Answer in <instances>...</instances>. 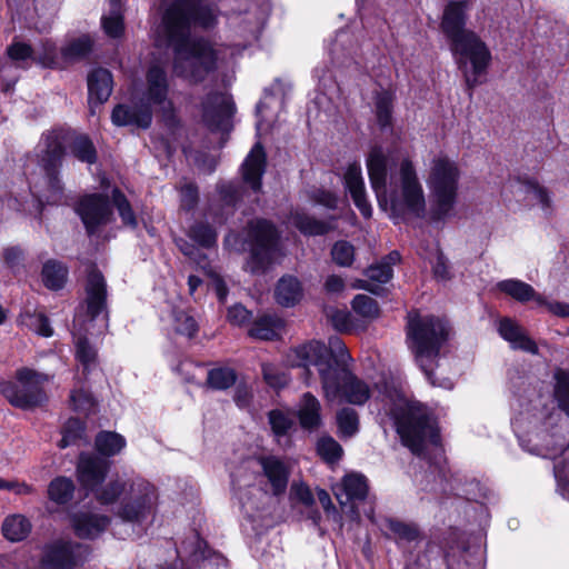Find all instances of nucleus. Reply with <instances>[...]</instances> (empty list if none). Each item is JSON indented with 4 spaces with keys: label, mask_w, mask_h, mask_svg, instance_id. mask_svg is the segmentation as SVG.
I'll return each mask as SVG.
<instances>
[{
    "label": "nucleus",
    "mask_w": 569,
    "mask_h": 569,
    "mask_svg": "<svg viewBox=\"0 0 569 569\" xmlns=\"http://www.w3.org/2000/svg\"><path fill=\"white\" fill-rule=\"evenodd\" d=\"M367 170L379 207L396 223L425 219L448 218L458 199L460 171L457 163L445 156L435 158L428 176L431 204L416 166L409 158L397 164L395 153L373 147L366 160Z\"/></svg>",
    "instance_id": "obj_1"
},
{
    "label": "nucleus",
    "mask_w": 569,
    "mask_h": 569,
    "mask_svg": "<svg viewBox=\"0 0 569 569\" xmlns=\"http://www.w3.org/2000/svg\"><path fill=\"white\" fill-rule=\"evenodd\" d=\"M214 22V9L198 0H177L167 8L162 26L168 43L174 48L173 68L178 76L200 81L232 57L227 47H212L204 40L190 38L192 26L209 28Z\"/></svg>",
    "instance_id": "obj_2"
},
{
    "label": "nucleus",
    "mask_w": 569,
    "mask_h": 569,
    "mask_svg": "<svg viewBox=\"0 0 569 569\" xmlns=\"http://www.w3.org/2000/svg\"><path fill=\"white\" fill-rule=\"evenodd\" d=\"M350 360L346 345L338 337H331L328 346L320 341L299 346L287 356L291 367H302L307 372L310 366L317 368L328 401L341 399L352 405H363L370 397V390L349 370Z\"/></svg>",
    "instance_id": "obj_3"
},
{
    "label": "nucleus",
    "mask_w": 569,
    "mask_h": 569,
    "mask_svg": "<svg viewBox=\"0 0 569 569\" xmlns=\"http://www.w3.org/2000/svg\"><path fill=\"white\" fill-rule=\"evenodd\" d=\"M381 401L385 413L393 419L402 443L413 455L422 456L427 448L439 447L436 421L425 406L408 401L396 389L383 395Z\"/></svg>",
    "instance_id": "obj_4"
},
{
    "label": "nucleus",
    "mask_w": 569,
    "mask_h": 569,
    "mask_svg": "<svg viewBox=\"0 0 569 569\" xmlns=\"http://www.w3.org/2000/svg\"><path fill=\"white\" fill-rule=\"evenodd\" d=\"M158 499L157 488L140 477L117 476L98 493V502L106 506L118 503L114 515L139 528L153 519Z\"/></svg>",
    "instance_id": "obj_5"
},
{
    "label": "nucleus",
    "mask_w": 569,
    "mask_h": 569,
    "mask_svg": "<svg viewBox=\"0 0 569 569\" xmlns=\"http://www.w3.org/2000/svg\"><path fill=\"white\" fill-rule=\"evenodd\" d=\"M168 94L167 73L163 68L153 64L147 71L144 86L134 90L130 103H120L113 108L111 120L118 127L136 126L146 129L151 124L152 107L163 114L172 113L173 104Z\"/></svg>",
    "instance_id": "obj_6"
},
{
    "label": "nucleus",
    "mask_w": 569,
    "mask_h": 569,
    "mask_svg": "<svg viewBox=\"0 0 569 569\" xmlns=\"http://www.w3.org/2000/svg\"><path fill=\"white\" fill-rule=\"evenodd\" d=\"M560 420L557 411L540 410L521 415L515 421V431L523 448L543 458H555L561 453L568 439L560 431H551Z\"/></svg>",
    "instance_id": "obj_7"
},
{
    "label": "nucleus",
    "mask_w": 569,
    "mask_h": 569,
    "mask_svg": "<svg viewBox=\"0 0 569 569\" xmlns=\"http://www.w3.org/2000/svg\"><path fill=\"white\" fill-rule=\"evenodd\" d=\"M448 338L447 323L433 316L410 315L407 326V341L416 361L431 380L432 365L440 348Z\"/></svg>",
    "instance_id": "obj_8"
},
{
    "label": "nucleus",
    "mask_w": 569,
    "mask_h": 569,
    "mask_svg": "<svg viewBox=\"0 0 569 569\" xmlns=\"http://www.w3.org/2000/svg\"><path fill=\"white\" fill-rule=\"evenodd\" d=\"M455 59L469 88L482 83L491 63L492 54L486 42L472 33L450 46Z\"/></svg>",
    "instance_id": "obj_9"
},
{
    "label": "nucleus",
    "mask_w": 569,
    "mask_h": 569,
    "mask_svg": "<svg viewBox=\"0 0 569 569\" xmlns=\"http://www.w3.org/2000/svg\"><path fill=\"white\" fill-rule=\"evenodd\" d=\"M50 379L49 375L26 367L20 368L16 371V381L0 383V392L14 407L33 408L47 400L43 385Z\"/></svg>",
    "instance_id": "obj_10"
},
{
    "label": "nucleus",
    "mask_w": 569,
    "mask_h": 569,
    "mask_svg": "<svg viewBox=\"0 0 569 569\" xmlns=\"http://www.w3.org/2000/svg\"><path fill=\"white\" fill-rule=\"evenodd\" d=\"M251 254L246 269L252 274L263 273L273 262L277 252L278 233L267 220L251 221L248 227Z\"/></svg>",
    "instance_id": "obj_11"
},
{
    "label": "nucleus",
    "mask_w": 569,
    "mask_h": 569,
    "mask_svg": "<svg viewBox=\"0 0 569 569\" xmlns=\"http://www.w3.org/2000/svg\"><path fill=\"white\" fill-rule=\"evenodd\" d=\"M88 547L78 542L57 540L44 547L42 569H72L83 562L88 556Z\"/></svg>",
    "instance_id": "obj_12"
},
{
    "label": "nucleus",
    "mask_w": 569,
    "mask_h": 569,
    "mask_svg": "<svg viewBox=\"0 0 569 569\" xmlns=\"http://www.w3.org/2000/svg\"><path fill=\"white\" fill-rule=\"evenodd\" d=\"M62 146L56 137L46 138V150H43L42 162L47 174L46 190H32L39 202L50 204L59 203L62 198V187L59 179L53 176V169L62 157Z\"/></svg>",
    "instance_id": "obj_13"
},
{
    "label": "nucleus",
    "mask_w": 569,
    "mask_h": 569,
    "mask_svg": "<svg viewBox=\"0 0 569 569\" xmlns=\"http://www.w3.org/2000/svg\"><path fill=\"white\" fill-rule=\"evenodd\" d=\"M76 211L89 234L98 233L101 228L113 220L109 199L102 194L82 197L76 207Z\"/></svg>",
    "instance_id": "obj_14"
},
{
    "label": "nucleus",
    "mask_w": 569,
    "mask_h": 569,
    "mask_svg": "<svg viewBox=\"0 0 569 569\" xmlns=\"http://www.w3.org/2000/svg\"><path fill=\"white\" fill-rule=\"evenodd\" d=\"M110 470V462L90 453H81L77 465V477L83 489L92 492L98 501V493L108 487L104 483Z\"/></svg>",
    "instance_id": "obj_15"
},
{
    "label": "nucleus",
    "mask_w": 569,
    "mask_h": 569,
    "mask_svg": "<svg viewBox=\"0 0 569 569\" xmlns=\"http://www.w3.org/2000/svg\"><path fill=\"white\" fill-rule=\"evenodd\" d=\"M511 196L517 202L527 206H538L545 214L552 211V200L549 191L533 180L515 179L505 188V197Z\"/></svg>",
    "instance_id": "obj_16"
},
{
    "label": "nucleus",
    "mask_w": 569,
    "mask_h": 569,
    "mask_svg": "<svg viewBox=\"0 0 569 569\" xmlns=\"http://www.w3.org/2000/svg\"><path fill=\"white\" fill-rule=\"evenodd\" d=\"M237 482L239 486L238 499L241 503L243 513L252 521H261L271 515V510L274 506V497L269 492L258 487H249L247 489L241 488V476H237Z\"/></svg>",
    "instance_id": "obj_17"
},
{
    "label": "nucleus",
    "mask_w": 569,
    "mask_h": 569,
    "mask_svg": "<svg viewBox=\"0 0 569 569\" xmlns=\"http://www.w3.org/2000/svg\"><path fill=\"white\" fill-rule=\"evenodd\" d=\"M497 288L519 302L533 300L537 306L546 307L553 315L569 318V305L549 302L543 296L537 293L530 284L523 281L508 279L498 282Z\"/></svg>",
    "instance_id": "obj_18"
},
{
    "label": "nucleus",
    "mask_w": 569,
    "mask_h": 569,
    "mask_svg": "<svg viewBox=\"0 0 569 569\" xmlns=\"http://www.w3.org/2000/svg\"><path fill=\"white\" fill-rule=\"evenodd\" d=\"M233 112L234 104L226 92H211L201 103L202 120L211 130L227 128Z\"/></svg>",
    "instance_id": "obj_19"
},
{
    "label": "nucleus",
    "mask_w": 569,
    "mask_h": 569,
    "mask_svg": "<svg viewBox=\"0 0 569 569\" xmlns=\"http://www.w3.org/2000/svg\"><path fill=\"white\" fill-rule=\"evenodd\" d=\"M471 3L467 0L450 1L445 10L441 20V30L450 42V46L476 33L466 29L467 14Z\"/></svg>",
    "instance_id": "obj_20"
},
{
    "label": "nucleus",
    "mask_w": 569,
    "mask_h": 569,
    "mask_svg": "<svg viewBox=\"0 0 569 569\" xmlns=\"http://www.w3.org/2000/svg\"><path fill=\"white\" fill-rule=\"evenodd\" d=\"M256 465L261 469L273 496L282 495L287 490L290 471L283 460L276 456H261L246 462L247 468Z\"/></svg>",
    "instance_id": "obj_21"
},
{
    "label": "nucleus",
    "mask_w": 569,
    "mask_h": 569,
    "mask_svg": "<svg viewBox=\"0 0 569 569\" xmlns=\"http://www.w3.org/2000/svg\"><path fill=\"white\" fill-rule=\"evenodd\" d=\"M345 187L350 193L353 203L365 218H370L372 208L367 199L365 180L360 163H350L343 176Z\"/></svg>",
    "instance_id": "obj_22"
},
{
    "label": "nucleus",
    "mask_w": 569,
    "mask_h": 569,
    "mask_svg": "<svg viewBox=\"0 0 569 569\" xmlns=\"http://www.w3.org/2000/svg\"><path fill=\"white\" fill-rule=\"evenodd\" d=\"M368 492L366 478L358 473H349L340 483L333 487V493L342 508L350 507V512L357 515L352 506L353 500L365 499Z\"/></svg>",
    "instance_id": "obj_23"
},
{
    "label": "nucleus",
    "mask_w": 569,
    "mask_h": 569,
    "mask_svg": "<svg viewBox=\"0 0 569 569\" xmlns=\"http://www.w3.org/2000/svg\"><path fill=\"white\" fill-rule=\"evenodd\" d=\"M89 104L91 114H96V106L106 102L113 88L112 74L104 68L93 69L88 74Z\"/></svg>",
    "instance_id": "obj_24"
},
{
    "label": "nucleus",
    "mask_w": 569,
    "mask_h": 569,
    "mask_svg": "<svg viewBox=\"0 0 569 569\" xmlns=\"http://www.w3.org/2000/svg\"><path fill=\"white\" fill-rule=\"evenodd\" d=\"M87 310L91 319L97 318L107 307V284L103 276L96 269L88 273L86 284Z\"/></svg>",
    "instance_id": "obj_25"
},
{
    "label": "nucleus",
    "mask_w": 569,
    "mask_h": 569,
    "mask_svg": "<svg viewBox=\"0 0 569 569\" xmlns=\"http://www.w3.org/2000/svg\"><path fill=\"white\" fill-rule=\"evenodd\" d=\"M110 525V518L106 515L91 511H81L73 516L72 526L78 537L94 539Z\"/></svg>",
    "instance_id": "obj_26"
},
{
    "label": "nucleus",
    "mask_w": 569,
    "mask_h": 569,
    "mask_svg": "<svg viewBox=\"0 0 569 569\" xmlns=\"http://www.w3.org/2000/svg\"><path fill=\"white\" fill-rule=\"evenodd\" d=\"M498 331L499 335L509 342L512 349L531 355L538 353L537 343L511 319L505 318L500 320Z\"/></svg>",
    "instance_id": "obj_27"
},
{
    "label": "nucleus",
    "mask_w": 569,
    "mask_h": 569,
    "mask_svg": "<svg viewBox=\"0 0 569 569\" xmlns=\"http://www.w3.org/2000/svg\"><path fill=\"white\" fill-rule=\"evenodd\" d=\"M266 168V154L260 143H256L242 164V177L250 188L257 192L261 188V178Z\"/></svg>",
    "instance_id": "obj_28"
},
{
    "label": "nucleus",
    "mask_w": 569,
    "mask_h": 569,
    "mask_svg": "<svg viewBox=\"0 0 569 569\" xmlns=\"http://www.w3.org/2000/svg\"><path fill=\"white\" fill-rule=\"evenodd\" d=\"M297 417L300 426L309 431L316 430L321 426V403L310 392H305L297 407Z\"/></svg>",
    "instance_id": "obj_29"
},
{
    "label": "nucleus",
    "mask_w": 569,
    "mask_h": 569,
    "mask_svg": "<svg viewBox=\"0 0 569 569\" xmlns=\"http://www.w3.org/2000/svg\"><path fill=\"white\" fill-rule=\"evenodd\" d=\"M302 296V287L297 278L284 276L278 281L274 298L280 306L292 307L301 300Z\"/></svg>",
    "instance_id": "obj_30"
},
{
    "label": "nucleus",
    "mask_w": 569,
    "mask_h": 569,
    "mask_svg": "<svg viewBox=\"0 0 569 569\" xmlns=\"http://www.w3.org/2000/svg\"><path fill=\"white\" fill-rule=\"evenodd\" d=\"M380 528L386 536L393 538L397 542H412L420 536L416 525L393 518L383 519L380 523Z\"/></svg>",
    "instance_id": "obj_31"
},
{
    "label": "nucleus",
    "mask_w": 569,
    "mask_h": 569,
    "mask_svg": "<svg viewBox=\"0 0 569 569\" xmlns=\"http://www.w3.org/2000/svg\"><path fill=\"white\" fill-rule=\"evenodd\" d=\"M283 329V321L277 316L264 315L257 319L249 335L260 340H272L277 338Z\"/></svg>",
    "instance_id": "obj_32"
},
{
    "label": "nucleus",
    "mask_w": 569,
    "mask_h": 569,
    "mask_svg": "<svg viewBox=\"0 0 569 569\" xmlns=\"http://www.w3.org/2000/svg\"><path fill=\"white\" fill-rule=\"evenodd\" d=\"M92 49V40L89 36H81L69 40L61 48L62 67L86 58Z\"/></svg>",
    "instance_id": "obj_33"
},
{
    "label": "nucleus",
    "mask_w": 569,
    "mask_h": 569,
    "mask_svg": "<svg viewBox=\"0 0 569 569\" xmlns=\"http://www.w3.org/2000/svg\"><path fill=\"white\" fill-rule=\"evenodd\" d=\"M366 276L368 280L361 281L358 288L377 295L379 293L380 286L387 283L392 278V268H390V263L379 262L369 267Z\"/></svg>",
    "instance_id": "obj_34"
},
{
    "label": "nucleus",
    "mask_w": 569,
    "mask_h": 569,
    "mask_svg": "<svg viewBox=\"0 0 569 569\" xmlns=\"http://www.w3.org/2000/svg\"><path fill=\"white\" fill-rule=\"evenodd\" d=\"M101 24L109 37L118 38L122 36L124 27L120 0L109 1V11L102 16Z\"/></svg>",
    "instance_id": "obj_35"
},
{
    "label": "nucleus",
    "mask_w": 569,
    "mask_h": 569,
    "mask_svg": "<svg viewBox=\"0 0 569 569\" xmlns=\"http://www.w3.org/2000/svg\"><path fill=\"white\" fill-rule=\"evenodd\" d=\"M74 483L71 478L60 476L50 481L48 486V497L50 501L57 505H67L74 495Z\"/></svg>",
    "instance_id": "obj_36"
},
{
    "label": "nucleus",
    "mask_w": 569,
    "mask_h": 569,
    "mask_svg": "<svg viewBox=\"0 0 569 569\" xmlns=\"http://www.w3.org/2000/svg\"><path fill=\"white\" fill-rule=\"evenodd\" d=\"M126 445V439L113 431H101L97 435L94 440L97 451L104 457H112L120 453Z\"/></svg>",
    "instance_id": "obj_37"
},
{
    "label": "nucleus",
    "mask_w": 569,
    "mask_h": 569,
    "mask_svg": "<svg viewBox=\"0 0 569 569\" xmlns=\"http://www.w3.org/2000/svg\"><path fill=\"white\" fill-rule=\"evenodd\" d=\"M31 530L30 521L22 515H11L2 523V533L10 541L23 540Z\"/></svg>",
    "instance_id": "obj_38"
},
{
    "label": "nucleus",
    "mask_w": 569,
    "mask_h": 569,
    "mask_svg": "<svg viewBox=\"0 0 569 569\" xmlns=\"http://www.w3.org/2000/svg\"><path fill=\"white\" fill-rule=\"evenodd\" d=\"M290 223L309 236L323 234L330 229L327 222L316 220L301 211L291 213Z\"/></svg>",
    "instance_id": "obj_39"
},
{
    "label": "nucleus",
    "mask_w": 569,
    "mask_h": 569,
    "mask_svg": "<svg viewBox=\"0 0 569 569\" xmlns=\"http://www.w3.org/2000/svg\"><path fill=\"white\" fill-rule=\"evenodd\" d=\"M553 396L558 408L569 417V371L557 368L553 372Z\"/></svg>",
    "instance_id": "obj_40"
},
{
    "label": "nucleus",
    "mask_w": 569,
    "mask_h": 569,
    "mask_svg": "<svg viewBox=\"0 0 569 569\" xmlns=\"http://www.w3.org/2000/svg\"><path fill=\"white\" fill-rule=\"evenodd\" d=\"M67 268L58 261L49 260L43 264L42 280L49 289H61L67 280Z\"/></svg>",
    "instance_id": "obj_41"
},
{
    "label": "nucleus",
    "mask_w": 569,
    "mask_h": 569,
    "mask_svg": "<svg viewBox=\"0 0 569 569\" xmlns=\"http://www.w3.org/2000/svg\"><path fill=\"white\" fill-rule=\"evenodd\" d=\"M34 61L49 68H62L61 50L50 40L42 41L34 48Z\"/></svg>",
    "instance_id": "obj_42"
},
{
    "label": "nucleus",
    "mask_w": 569,
    "mask_h": 569,
    "mask_svg": "<svg viewBox=\"0 0 569 569\" xmlns=\"http://www.w3.org/2000/svg\"><path fill=\"white\" fill-rule=\"evenodd\" d=\"M337 425L339 435L342 438H350L359 430V418L351 408H343L337 413Z\"/></svg>",
    "instance_id": "obj_43"
},
{
    "label": "nucleus",
    "mask_w": 569,
    "mask_h": 569,
    "mask_svg": "<svg viewBox=\"0 0 569 569\" xmlns=\"http://www.w3.org/2000/svg\"><path fill=\"white\" fill-rule=\"evenodd\" d=\"M236 373L230 368H213L208 371L207 383L216 390H224L236 382Z\"/></svg>",
    "instance_id": "obj_44"
},
{
    "label": "nucleus",
    "mask_w": 569,
    "mask_h": 569,
    "mask_svg": "<svg viewBox=\"0 0 569 569\" xmlns=\"http://www.w3.org/2000/svg\"><path fill=\"white\" fill-rule=\"evenodd\" d=\"M393 94L389 91H381L376 97V116L381 128L391 123Z\"/></svg>",
    "instance_id": "obj_45"
},
{
    "label": "nucleus",
    "mask_w": 569,
    "mask_h": 569,
    "mask_svg": "<svg viewBox=\"0 0 569 569\" xmlns=\"http://www.w3.org/2000/svg\"><path fill=\"white\" fill-rule=\"evenodd\" d=\"M21 323L40 336H52L53 331L49 323V320L42 313L26 312L24 315L21 316Z\"/></svg>",
    "instance_id": "obj_46"
},
{
    "label": "nucleus",
    "mask_w": 569,
    "mask_h": 569,
    "mask_svg": "<svg viewBox=\"0 0 569 569\" xmlns=\"http://www.w3.org/2000/svg\"><path fill=\"white\" fill-rule=\"evenodd\" d=\"M112 202H113L114 207L117 208L123 224L131 227V228H136L137 227L136 216L132 211V208H131L128 199L124 197V194L120 190L114 189L112 191Z\"/></svg>",
    "instance_id": "obj_47"
},
{
    "label": "nucleus",
    "mask_w": 569,
    "mask_h": 569,
    "mask_svg": "<svg viewBox=\"0 0 569 569\" xmlns=\"http://www.w3.org/2000/svg\"><path fill=\"white\" fill-rule=\"evenodd\" d=\"M319 456L327 462L333 463L342 456L341 446L331 437H322L317 443Z\"/></svg>",
    "instance_id": "obj_48"
},
{
    "label": "nucleus",
    "mask_w": 569,
    "mask_h": 569,
    "mask_svg": "<svg viewBox=\"0 0 569 569\" xmlns=\"http://www.w3.org/2000/svg\"><path fill=\"white\" fill-rule=\"evenodd\" d=\"M172 318L174 330L178 333L184 335L187 337H192L197 332V321L187 311L176 309L172 312Z\"/></svg>",
    "instance_id": "obj_49"
},
{
    "label": "nucleus",
    "mask_w": 569,
    "mask_h": 569,
    "mask_svg": "<svg viewBox=\"0 0 569 569\" xmlns=\"http://www.w3.org/2000/svg\"><path fill=\"white\" fill-rule=\"evenodd\" d=\"M84 435V426L83 423L74 418H71L67 421L62 438L59 442L60 448H67L70 445L76 443L78 440H81Z\"/></svg>",
    "instance_id": "obj_50"
},
{
    "label": "nucleus",
    "mask_w": 569,
    "mask_h": 569,
    "mask_svg": "<svg viewBox=\"0 0 569 569\" xmlns=\"http://www.w3.org/2000/svg\"><path fill=\"white\" fill-rule=\"evenodd\" d=\"M70 403L74 411L89 413L94 408V400L84 388H74L70 393Z\"/></svg>",
    "instance_id": "obj_51"
},
{
    "label": "nucleus",
    "mask_w": 569,
    "mask_h": 569,
    "mask_svg": "<svg viewBox=\"0 0 569 569\" xmlns=\"http://www.w3.org/2000/svg\"><path fill=\"white\" fill-rule=\"evenodd\" d=\"M352 309L363 318L373 319L379 315V308L375 299L366 295H358L352 300Z\"/></svg>",
    "instance_id": "obj_52"
},
{
    "label": "nucleus",
    "mask_w": 569,
    "mask_h": 569,
    "mask_svg": "<svg viewBox=\"0 0 569 569\" xmlns=\"http://www.w3.org/2000/svg\"><path fill=\"white\" fill-rule=\"evenodd\" d=\"M189 236L198 244L204 248H210L216 244V231L206 223H196L189 232Z\"/></svg>",
    "instance_id": "obj_53"
},
{
    "label": "nucleus",
    "mask_w": 569,
    "mask_h": 569,
    "mask_svg": "<svg viewBox=\"0 0 569 569\" xmlns=\"http://www.w3.org/2000/svg\"><path fill=\"white\" fill-rule=\"evenodd\" d=\"M269 423L278 441H280V438L286 436L293 426L292 419L280 410L269 412Z\"/></svg>",
    "instance_id": "obj_54"
},
{
    "label": "nucleus",
    "mask_w": 569,
    "mask_h": 569,
    "mask_svg": "<svg viewBox=\"0 0 569 569\" xmlns=\"http://www.w3.org/2000/svg\"><path fill=\"white\" fill-rule=\"evenodd\" d=\"M74 156L84 162L93 163L96 161V149L92 142L84 136L77 137L72 143Z\"/></svg>",
    "instance_id": "obj_55"
},
{
    "label": "nucleus",
    "mask_w": 569,
    "mask_h": 569,
    "mask_svg": "<svg viewBox=\"0 0 569 569\" xmlns=\"http://www.w3.org/2000/svg\"><path fill=\"white\" fill-rule=\"evenodd\" d=\"M333 261L341 267H349L355 259V248L348 241H338L331 250Z\"/></svg>",
    "instance_id": "obj_56"
},
{
    "label": "nucleus",
    "mask_w": 569,
    "mask_h": 569,
    "mask_svg": "<svg viewBox=\"0 0 569 569\" xmlns=\"http://www.w3.org/2000/svg\"><path fill=\"white\" fill-rule=\"evenodd\" d=\"M76 356L77 359L87 369L91 365L94 363L97 351L96 349L88 342L84 337L76 338Z\"/></svg>",
    "instance_id": "obj_57"
},
{
    "label": "nucleus",
    "mask_w": 569,
    "mask_h": 569,
    "mask_svg": "<svg viewBox=\"0 0 569 569\" xmlns=\"http://www.w3.org/2000/svg\"><path fill=\"white\" fill-rule=\"evenodd\" d=\"M326 316L336 330L340 332L351 330V316L348 311L328 308L326 309Z\"/></svg>",
    "instance_id": "obj_58"
},
{
    "label": "nucleus",
    "mask_w": 569,
    "mask_h": 569,
    "mask_svg": "<svg viewBox=\"0 0 569 569\" xmlns=\"http://www.w3.org/2000/svg\"><path fill=\"white\" fill-rule=\"evenodd\" d=\"M10 59L17 63H23L28 60L34 61V48L23 42H14L8 48Z\"/></svg>",
    "instance_id": "obj_59"
},
{
    "label": "nucleus",
    "mask_w": 569,
    "mask_h": 569,
    "mask_svg": "<svg viewBox=\"0 0 569 569\" xmlns=\"http://www.w3.org/2000/svg\"><path fill=\"white\" fill-rule=\"evenodd\" d=\"M262 372L266 382L272 388H281L288 382L287 375L272 365H263Z\"/></svg>",
    "instance_id": "obj_60"
},
{
    "label": "nucleus",
    "mask_w": 569,
    "mask_h": 569,
    "mask_svg": "<svg viewBox=\"0 0 569 569\" xmlns=\"http://www.w3.org/2000/svg\"><path fill=\"white\" fill-rule=\"evenodd\" d=\"M553 471L562 496L569 499V466L555 465Z\"/></svg>",
    "instance_id": "obj_61"
},
{
    "label": "nucleus",
    "mask_w": 569,
    "mask_h": 569,
    "mask_svg": "<svg viewBox=\"0 0 569 569\" xmlns=\"http://www.w3.org/2000/svg\"><path fill=\"white\" fill-rule=\"evenodd\" d=\"M250 318V312L242 305H234L228 310V320L236 326L246 323Z\"/></svg>",
    "instance_id": "obj_62"
},
{
    "label": "nucleus",
    "mask_w": 569,
    "mask_h": 569,
    "mask_svg": "<svg viewBox=\"0 0 569 569\" xmlns=\"http://www.w3.org/2000/svg\"><path fill=\"white\" fill-rule=\"evenodd\" d=\"M311 199L326 208L335 209L337 207V197L327 190H315L311 194Z\"/></svg>",
    "instance_id": "obj_63"
},
{
    "label": "nucleus",
    "mask_w": 569,
    "mask_h": 569,
    "mask_svg": "<svg viewBox=\"0 0 569 569\" xmlns=\"http://www.w3.org/2000/svg\"><path fill=\"white\" fill-rule=\"evenodd\" d=\"M181 206L186 209H191L198 200L197 188L192 183L184 184L181 190Z\"/></svg>",
    "instance_id": "obj_64"
}]
</instances>
